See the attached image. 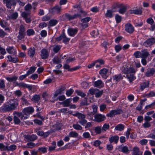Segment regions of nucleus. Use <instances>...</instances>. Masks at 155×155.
<instances>
[{"instance_id":"nucleus-1","label":"nucleus","mask_w":155,"mask_h":155,"mask_svg":"<svg viewBox=\"0 0 155 155\" xmlns=\"http://www.w3.org/2000/svg\"><path fill=\"white\" fill-rule=\"evenodd\" d=\"M18 104L17 100L16 99L12 100L8 103L4 104L0 108V112L4 113L15 110L17 109Z\"/></svg>"},{"instance_id":"nucleus-2","label":"nucleus","mask_w":155,"mask_h":155,"mask_svg":"<svg viewBox=\"0 0 155 155\" xmlns=\"http://www.w3.org/2000/svg\"><path fill=\"white\" fill-rule=\"evenodd\" d=\"M72 115L75 117H77L79 119L78 122L82 126H84L87 123V120L85 119V115L82 113L78 112H77Z\"/></svg>"},{"instance_id":"nucleus-3","label":"nucleus","mask_w":155,"mask_h":155,"mask_svg":"<svg viewBox=\"0 0 155 155\" xmlns=\"http://www.w3.org/2000/svg\"><path fill=\"white\" fill-rule=\"evenodd\" d=\"M25 27L23 25H21L19 27L18 35L17 38L18 40H21L25 38Z\"/></svg>"},{"instance_id":"nucleus-4","label":"nucleus","mask_w":155,"mask_h":155,"mask_svg":"<svg viewBox=\"0 0 155 155\" xmlns=\"http://www.w3.org/2000/svg\"><path fill=\"white\" fill-rule=\"evenodd\" d=\"M65 15L66 18L68 19L69 21L73 20L77 18L81 19L82 17H83L81 16V15L79 13L74 14L73 15H71L67 13L65 14Z\"/></svg>"},{"instance_id":"nucleus-5","label":"nucleus","mask_w":155,"mask_h":155,"mask_svg":"<svg viewBox=\"0 0 155 155\" xmlns=\"http://www.w3.org/2000/svg\"><path fill=\"white\" fill-rule=\"evenodd\" d=\"M155 43V38H148L143 43V45L146 47L151 46Z\"/></svg>"},{"instance_id":"nucleus-6","label":"nucleus","mask_w":155,"mask_h":155,"mask_svg":"<svg viewBox=\"0 0 155 155\" xmlns=\"http://www.w3.org/2000/svg\"><path fill=\"white\" fill-rule=\"evenodd\" d=\"M16 86H18L19 87H21L24 88H28L29 91H31L33 88L32 85H28L24 83L23 82H21L18 83L17 82H15Z\"/></svg>"},{"instance_id":"nucleus-7","label":"nucleus","mask_w":155,"mask_h":155,"mask_svg":"<svg viewBox=\"0 0 155 155\" xmlns=\"http://www.w3.org/2000/svg\"><path fill=\"white\" fill-rule=\"evenodd\" d=\"M4 3L5 4L7 7L9 9L11 8L12 6H15L16 4L15 0H2Z\"/></svg>"},{"instance_id":"nucleus-8","label":"nucleus","mask_w":155,"mask_h":155,"mask_svg":"<svg viewBox=\"0 0 155 155\" xmlns=\"http://www.w3.org/2000/svg\"><path fill=\"white\" fill-rule=\"evenodd\" d=\"M34 108L31 106L25 108L22 110L23 114L26 115L32 114L34 112Z\"/></svg>"},{"instance_id":"nucleus-9","label":"nucleus","mask_w":155,"mask_h":155,"mask_svg":"<svg viewBox=\"0 0 155 155\" xmlns=\"http://www.w3.org/2000/svg\"><path fill=\"white\" fill-rule=\"evenodd\" d=\"M73 7L74 8H78V10L79 11V12L78 13L81 14L82 17H84L87 15V13L83 10L80 5H76L73 6Z\"/></svg>"},{"instance_id":"nucleus-10","label":"nucleus","mask_w":155,"mask_h":155,"mask_svg":"<svg viewBox=\"0 0 155 155\" xmlns=\"http://www.w3.org/2000/svg\"><path fill=\"white\" fill-rule=\"evenodd\" d=\"M125 31L129 33H132L134 31V28L132 25L130 23H127L125 25Z\"/></svg>"},{"instance_id":"nucleus-11","label":"nucleus","mask_w":155,"mask_h":155,"mask_svg":"<svg viewBox=\"0 0 155 155\" xmlns=\"http://www.w3.org/2000/svg\"><path fill=\"white\" fill-rule=\"evenodd\" d=\"M95 121L97 122H101L104 120L106 118V117L104 115L101 114H96L94 117Z\"/></svg>"},{"instance_id":"nucleus-12","label":"nucleus","mask_w":155,"mask_h":155,"mask_svg":"<svg viewBox=\"0 0 155 155\" xmlns=\"http://www.w3.org/2000/svg\"><path fill=\"white\" fill-rule=\"evenodd\" d=\"M117 149L119 151L122 152L123 153L127 154L129 153V150L128 147L124 146L123 144L118 146Z\"/></svg>"},{"instance_id":"nucleus-13","label":"nucleus","mask_w":155,"mask_h":155,"mask_svg":"<svg viewBox=\"0 0 155 155\" xmlns=\"http://www.w3.org/2000/svg\"><path fill=\"white\" fill-rule=\"evenodd\" d=\"M136 72L135 69L132 67L124 68L122 70V72L125 74H135Z\"/></svg>"},{"instance_id":"nucleus-14","label":"nucleus","mask_w":155,"mask_h":155,"mask_svg":"<svg viewBox=\"0 0 155 155\" xmlns=\"http://www.w3.org/2000/svg\"><path fill=\"white\" fill-rule=\"evenodd\" d=\"M78 31V29L77 28H69L68 30V32L69 35L71 37H74L76 35Z\"/></svg>"},{"instance_id":"nucleus-15","label":"nucleus","mask_w":155,"mask_h":155,"mask_svg":"<svg viewBox=\"0 0 155 155\" xmlns=\"http://www.w3.org/2000/svg\"><path fill=\"white\" fill-rule=\"evenodd\" d=\"M155 74V68H148L145 74V75L147 77H150Z\"/></svg>"},{"instance_id":"nucleus-16","label":"nucleus","mask_w":155,"mask_h":155,"mask_svg":"<svg viewBox=\"0 0 155 155\" xmlns=\"http://www.w3.org/2000/svg\"><path fill=\"white\" fill-rule=\"evenodd\" d=\"M41 57L42 59H45L48 57L49 56V53L47 50L43 48L41 51Z\"/></svg>"},{"instance_id":"nucleus-17","label":"nucleus","mask_w":155,"mask_h":155,"mask_svg":"<svg viewBox=\"0 0 155 155\" xmlns=\"http://www.w3.org/2000/svg\"><path fill=\"white\" fill-rule=\"evenodd\" d=\"M119 138V137L117 135L111 136L109 138V141L111 143L114 142L115 143L117 144Z\"/></svg>"},{"instance_id":"nucleus-18","label":"nucleus","mask_w":155,"mask_h":155,"mask_svg":"<svg viewBox=\"0 0 155 155\" xmlns=\"http://www.w3.org/2000/svg\"><path fill=\"white\" fill-rule=\"evenodd\" d=\"M72 100V98H70L66 100H65L64 101L60 103L62 105L63 107H68L70 106V104H71Z\"/></svg>"},{"instance_id":"nucleus-19","label":"nucleus","mask_w":155,"mask_h":155,"mask_svg":"<svg viewBox=\"0 0 155 155\" xmlns=\"http://www.w3.org/2000/svg\"><path fill=\"white\" fill-rule=\"evenodd\" d=\"M108 71V70L105 68H104L101 70L99 71V74L101 75L102 78L106 79L107 76V74Z\"/></svg>"},{"instance_id":"nucleus-20","label":"nucleus","mask_w":155,"mask_h":155,"mask_svg":"<svg viewBox=\"0 0 155 155\" xmlns=\"http://www.w3.org/2000/svg\"><path fill=\"white\" fill-rule=\"evenodd\" d=\"M150 55L147 49L142 50L141 51V58H147Z\"/></svg>"},{"instance_id":"nucleus-21","label":"nucleus","mask_w":155,"mask_h":155,"mask_svg":"<svg viewBox=\"0 0 155 155\" xmlns=\"http://www.w3.org/2000/svg\"><path fill=\"white\" fill-rule=\"evenodd\" d=\"M6 50L9 54H13L15 55H16L17 54L16 50L14 48L13 46H9L6 48Z\"/></svg>"},{"instance_id":"nucleus-22","label":"nucleus","mask_w":155,"mask_h":155,"mask_svg":"<svg viewBox=\"0 0 155 155\" xmlns=\"http://www.w3.org/2000/svg\"><path fill=\"white\" fill-rule=\"evenodd\" d=\"M121 4H119L118 2H115L111 7V10L113 12H116L117 11V9L119 8L121 6Z\"/></svg>"},{"instance_id":"nucleus-23","label":"nucleus","mask_w":155,"mask_h":155,"mask_svg":"<svg viewBox=\"0 0 155 155\" xmlns=\"http://www.w3.org/2000/svg\"><path fill=\"white\" fill-rule=\"evenodd\" d=\"M94 87L101 88L104 87V84L103 81L101 80H98L94 82Z\"/></svg>"},{"instance_id":"nucleus-24","label":"nucleus","mask_w":155,"mask_h":155,"mask_svg":"<svg viewBox=\"0 0 155 155\" xmlns=\"http://www.w3.org/2000/svg\"><path fill=\"white\" fill-rule=\"evenodd\" d=\"M28 141H34L37 139V136L35 135H27L25 137Z\"/></svg>"},{"instance_id":"nucleus-25","label":"nucleus","mask_w":155,"mask_h":155,"mask_svg":"<svg viewBox=\"0 0 155 155\" xmlns=\"http://www.w3.org/2000/svg\"><path fill=\"white\" fill-rule=\"evenodd\" d=\"M35 49L34 47H30L28 51V54L31 58H32L35 53Z\"/></svg>"},{"instance_id":"nucleus-26","label":"nucleus","mask_w":155,"mask_h":155,"mask_svg":"<svg viewBox=\"0 0 155 155\" xmlns=\"http://www.w3.org/2000/svg\"><path fill=\"white\" fill-rule=\"evenodd\" d=\"M121 5L118 12L120 14H124L127 11V7L123 4H121Z\"/></svg>"},{"instance_id":"nucleus-27","label":"nucleus","mask_w":155,"mask_h":155,"mask_svg":"<svg viewBox=\"0 0 155 155\" xmlns=\"http://www.w3.org/2000/svg\"><path fill=\"white\" fill-rule=\"evenodd\" d=\"M53 12L57 14H60L61 10V7L60 5H56L52 8Z\"/></svg>"},{"instance_id":"nucleus-28","label":"nucleus","mask_w":155,"mask_h":155,"mask_svg":"<svg viewBox=\"0 0 155 155\" xmlns=\"http://www.w3.org/2000/svg\"><path fill=\"white\" fill-rule=\"evenodd\" d=\"M95 63L100 64H96V68H101V65H104L105 63V61L102 59H99L95 60Z\"/></svg>"},{"instance_id":"nucleus-29","label":"nucleus","mask_w":155,"mask_h":155,"mask_svg":"<svg viewBox=\"0 0 155 155\" xmlns=\"http://www.w3.org/2000/svg\"><path fill=\"white\" fill-rule=\"evenodd\" d=\"M128 13L130 14H135L136 15H141L142 12V10L139 9H137L129 11Z\"/></svg>"},{"instance_id":"nucleus-30","label":"nucleus","mask_w":155,"mask_h":155,"mask_svg":"<svg viewBox=\"0 0 155 155\" xmlns=\"http://www.w3.org/2000/svg\"><path fill=\"white\" fill-rule=\"evenodd\" d=\"M7 58L8 59L9 62L16 63L19 62V59L17 58H12L11 55H8Z\"/></svg>"},{"instance_id":"nucleus-31","label":"nucleus","mask_w":155,"mask_h":155,"mask_svg":"<svg viewBox=\"0 0 155 155\" xmlns=\"http://www.w3.org/2000/svg\"><path fill=\"white\" fill-rule=\"evenodd\" d=\"M40 100V96L37 94L34 95L31 99V100L35 103H38Z\"/></svg>"},{"instance_id":"nucleus-32","label":"nucleus","mask_w":155,"mask_h":155,"mask_svg":"<svg viewBox=\"0 0 155 155\" xmlns=\"http://www.w3.org/2000/svg\"><path fill=\"white\" fill-rule=\"evenodd\" d=\"M124 125L120 124L115 126V130L117 131H121L124 130Z\"/></svg>"},{"instance_id":"nucleus-33","label":"nucleus","mask_w":155,"mask_h":155,"mask_svg":"<svg viewBox=\"0 0 155 155\" xmlns=\"http://www.w3.org/2000/svg\"><path fill=\"white\" fill-rule=\"evenodd\" d=\"M114 80H115L116 81L118 82L122 80L123 77L120 74L118 75H115L113 77Z\"/></svg>"},{"instance_id":"nucleus-34","label":"nucleus","mask_w":155,"mask_h":155,"mask_svg":"<svg viewBox=\"0 0 155 155\" xmlns=\"http://www.w3.org/2000/svg\"><path fill=\"white\" fill-rule=\"evenodd\" d=\"M63 124L59 122H57L54 125V127L55 128L54 129V130H60Z\"/></svg>"},{"instance_id":"nucleus-35","label":"nucleus","mask_w":155,"mask_h":155,"mask_svg":"<svg viewBox=\"0 0 155 155\" xmlns=\"http://www.w3.org/2000/svg\"><path fill=\"white\" fill-rule=\"evenodd\" d=\"M52 61L55 64H58L61 63V59L58 56H55L52 59Z\"/></svg>"},{"instance_id":"nucleus-36","label":"nucleus","mask_w":155,"mask_h":155,"mask_svg":"<svg viewBox=\"0 0 155 155\" xmlns=\"http://www.w3.org/2000/svg\"><path fill=\"white\" fill-rule=\"evenodd\" d=\"M36 67L35 66L31 67L28 70L27 72V74L28 76L30 74L34 73L36 70Z\"/></svg>"},{"instance_id":"nucleus-37","label":"nucleus","mask_w":155,"mask_h":155,"mask_svg":"<svg viewBox=\"0 0 155 155\" xmlns=\"http://www.w3.org/2000/svg\"><path fill=\"white\" fill-rule=\"evenodd\" d=\"M149 82L148 81L147 82H143L142 84L141 85L140 87V89L142 91H143L145 88H147L149 87Z\"/></svg>"},{"instance_id":"nucleus-38","label":"nucleus","mask_w":155,"mask_h":155,"mask_svg":"<svg viewBox=\"0 0 155 155\" xmlns=\"http://www.w3.org/2000/svg\"><path fill=\"white\" fill-rule=\"evenodd\" d=\"M78 122H77L76 124H73L72 125V127L75 130H81L82 129V127L80 125L78 124Z\"/></svg>"},{"instance_id":"nucleus-39","label":"nucleus","mask_w":155,"mask_h":155,"mask_svg":"<svg viewBox=\"0 0 155 155\" xmlns=\"http://www.w3.org/2000/svg\"><path fill=\"white\" fill-rule=\"evenodd\" d=\"M23 112H15L14 113L16 114V115L19 117H21V120L25 119L28 118L27 116L24 117L23 115Z\"/></svg>"},{"instance_id":"nucleus-40","label":"nucleus","mask_w":155,"mask_h":155,"mask_svg":"<svg viewBox=\"0 0 155 155\" xmlns=\"http://www.w3.org/2000/svg\"><path fill=\"white\" fill-rule=\"evenodd\" d=\"M18 77L16 76H14L12 77H6V79L10 82L16 81L18 79Z\"/></svg>"},{"instance_id":"nucleus-41","label":"nucleus","mask_w":155,"mask_h":155,"mask_svg":"<svg viewBox=\"0 0 155 155\" xmlns=\"http://www.w3.org/2000/svg\"><path fill=\"white\" fill-rule=\"evenodd\" d=\"M78 134L75 131H71L69 134V136L70 137L76 138L78 136Z\"/></svg>"},{"instance_id":"nucleus-42","label":"nucleus","mask_w":155,"mask_h":155,"mask_svg":"<svg viewBox=\"0 0 155 155\" xmlns=\"http://www.w3.org/2000/svg\"><path fill=\"white\" fill-rule=\"evenodd\" d=\"M27 35L29 36L33 35L35 34V32L33 29H28L26 31Z\"/></svg>"},{"instance_id":"nucleus-43","label":"nucleus","mask_w":155,"mask_h":155,"mask_svg":"<svg viewBox=\"0 0 155 155\" xmlns=\"http://www.w3.org/2000/svg\"><path fill=\"white\" fill-rule=\"evenodd\" d=\"M63 38L62 42L65 44H67L68 43L70 40V38H68L65 35L64 32Z\"/></svg>"},{"instance_id":"nucleus-44","label":"nucleus","mask_w":155,"mask_h":155,"mask_svg":"<svg viewBox=\"0 0 155 155\" xmlns=\"http://www.w3.org/2000/svg\"><path fill=\"white\" fill-rule=\"evenodd\" d=\"M58 21L57 20L51 19L49 22V24L51 26H53L55 25L58 23Z\"/></svg>"},{"instance_id":"nucleus-45","label":"nucleus","mask_w":155,"mask_h":155,"mask_svg":"<svg viewBox=\"0 0 155 155\" xmlns=\"http://www.w3.org/2000/svg\"><path fill=\"white\" fill-rule=\"evenodd\" d=\"M155 96V92L153 91H150L148 93L144 94V97H150Z\"/></svg>"},{"instance_id":"nucleus-46","label":"nucleus","mask_w":155,"mask_h":155,"mask_svg":"<svg viewBox=\"0 0 155 155\" xmlns=\"http://www.w3.org/2000/svg\"><path fill=\"white\" fill-rule=\"evenodd\" d=\"M8 149V146H5L3 143H0V150L1 151H6Z\"/></svg>"},{"instance_id":"nucleus-47","label":"nucleus","mask_w":155,"mask_h":155,"mask_svg":"<svg viewBox=\"0 0 155 155\" xmlns=\"http://www.w3.org/2000/svg\"><path fill=\"white\" fill-rule=\"evenodd\" d=\"M115 19L116 22L117 23H119L121 22L122 20L121 16L119 15L118 14H117L115 16Z\"/></svg>"},{"instance_id":"nucleus-48","label":"nucleus","mask_w":155,"mask_h":155,"mask_svg":"<svg viewBox=\"0 0 155 155\" xmlns=\"http://www.w3.org/2000/svg\"><path fill=\"white\" fill-rule=\"evenodd\" d=\"M112 10H107V11L106 13L105 14V16L107 17L111 18L113 17L112 14Z\"/></svg>"},{"instance_id":"nucleus-49","label":"nucleus","mask_w":155,"mask_h":155,"mask_svg":"<svg viewBox=\"0 0 155 155\" xmlns=\"http://www.w3.org/2000/svg\"><path fill=\"white\" fill-rule=\"evenodd\" d=\"M126 77L129 79L130 82H132L135 79L134 75L132 74H130L129 75H127Z\"/></svg>"},{"instance_id":"nucleus-50","label":"nucleus","mask_w":155,"mask_h":155,"mask_svg":"<svg viewBox=\"0 0 155 155\" xmlns=\"http://www.w3.org/2000/svg\"><path fill=\"white\" fill-rule=\"evenodd\" d=\"M61 46L59 45H57L53 48V50L55 53H58L60 50Z\"/></svg>"},{"instance_id":"nucleus-51","label":"nucleus","mask_w":155,"mask_h":155,"mask_svg":"<svg viewBox=\"0 0 155 155\" xmlns=\"http://www.w3.org/2000/svg\"><path fill=\"white\" fill-rule=\"evenodd\" d=\"M16 145L15 144H12L10 146H8V150L7 151H13L14 150L16 149Z\"/></svg>"},{"instance_id":"nucleus-52","label":"nucleus","mask_w":155,"mask_h":155,"mask_svg":"<svg viewBox=\"0 0 155 155\" xmlns=\"http://www.w3.org/2000/svg\"><path fill=\"white\" fill-rule=\"evenodd\" d=\"M95 132L97 134H100L101 132V129L100 127L97 126L94 128Z\"/></svg>"},{"instance_id":"nucleus-53","label":"nucleus","mask_w":155,"mask_h":155,"mask_svg":"<svg viewBox=\"0 0 155 155\" xmlns=\"http://www.w3.org/2000/svg\"><path fill=\"white\" fill-rule=\"evenodd\" d=\"M139 150L137 147H135L133 149V155H137L139 154Z\"/></svg>"},{"instance_id":"nucleus-54","label":"nucleus","mask_w":155,"mask_h":155,"mask_svg":"<svg viewBox=\"0 0 155 155\" xmlns=\"http://www.w3.org/2000/svg\"><path fill=\"white\" fill-rule=\"evenodd\" d=\"M13 120L14 124H19L20 123L21 121L20 119L16 116H14Z\"/></svg>"},{"instance_id":"nucleus-55","label":"nucleus","mask_w":155,"mask_h":155,"mask_svg":"<svg viewBox=\"0 0 155 155\" xmlns=\"http://www.w3.org/2000/svg\"><path fill=\"white\" fill-rule=\"evenodd\" d=\"M121 46L120 45H116L114 47L116 52L117 53L119 52L122 49Z\"/></svg>"},{"instance_id":"nucleus-56","label":"nucleus","mask_w":155,"mask_h":155,"mask_svg":"<svg viewBox=\"0 0 155 155\" xmlns=\"http://www.w3.org/2000/svg\"><path fill=\"white\" fill-rule=\"evenodd\" d=\"M54 131L53 130H51L50 131H48L45 133L44 132L43 137L44 138H45L47 137L51 133H52Z\"/></svg>"},{"instance_id":"nucleus-57","label":"nucleus","mask_w":155,"mask_h":155,"mask_svg":"<svg viewBox=\"0 0 155 155\" xmlns=\"http://www.w3.org/2000/svg\"><path fill=\"white\" fill-rule=\"evenodd\" d=\"M74 91L72 89L70 88L66 91V94L67 96H70L73 93Z\"/></svg>"},{"instance_id":"nucleus-58","label":"nucleus","mask_w":155,"mask_h":155,"mask_svg":"<svg viewBox=\"0 0 155 155\" xmlns=\"http://www.w3.org/2000/svg\"><path fill=\"white\" fill-rule=\"evenodd\" d=\"M97 91H99V89L97 88L93 89L91 88L89 90V92L91 95L95 94Z\"/></svg>"},{"instance_id":"nucleus-59","label":"nucleus","mask_w":155,"mask_h":155,"mask_svg":"<svg viewBox=\"0 0 155 155\" xmlns=\"http://www.w3.org/2000/svg\"><path fill=\"white\" fill-rule=\"evenodd\" d=\"M115 115L120 114L123 113V111L122 109H118L114 110Z\"/></svg>"},{"instance_id":"nucleus-60","label":"nucleus","mask_w":155,"mask_h":155,"mask_svg":"<svg viewBox=\"0 0 155 155\" xmlns=\"http://www.w3.org/2000/svg\"><path fill=\"white\" fill-rule=\"evenodd\" d=\"M5 87V82L3 79L0 80V89H2Z\"/></svg>"},{"instance_id":"nucleus-61","label":"nucleus","mask_w":155,"mask_h":155,"mask_svg":"<svg viewBox=\"0 0 155 155\" xmlns=\"http://www.w3.org/2000/svg\"><path fill=\"white\" fill-rule=\"evenodd\" d=\"M115 115L114 110H111L109 113L107 114L106 116L108 117H112Z\"/></svg>"},{"instance_id":"nucleus-62","label":"nucleus","mask_w":155,"mask_h":155,"mask_svg":"<svg viewBox=\"0 0 155 155\" xmlns=\"http://www.w3.org/2000/svg\"><path fill=\"white\" fill-rule=\"evenodd\" d=\"M91 19V18L90 17H87L81 19V21L82 23H87Z\"/></svg>"},{"instance_id":"nucleus-63","label":"nucleus","mask_w":155,"mask_h":155,"mask_svg":"<svg viewBox=\"0 0 155 155\" xmlns=\"http://www.w3.org/2000/svg\"><path fill=\"white\" fill-rule=\"evenodd\" d=\"M75 92L78 95L81 96L82 97H84L86 96V94L81 91L78 90H76Z\"/></svg>"},{"instance_id":"nucleus-64","label":"nucleus","mask_w":155,"mask_h":155,"mask_svg":"<svg viewBox=\"0 0 155 155\" xmlns=\"http://www.w3.org/2000/svg\"><path fill=\"white\" fill-rule=\"evenodd\" d=\"M134 55L137 58H141V52L138 51H136L134 53Z\"/></svg>"}]
</instances>
